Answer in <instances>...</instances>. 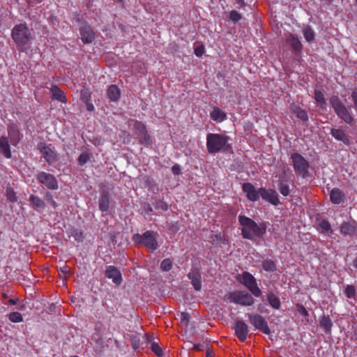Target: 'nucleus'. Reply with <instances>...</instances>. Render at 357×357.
<instances>
[{
    "instance_id": "f704fd0d",
    "label": "nucleus",
    "mask_w": 357,
    "mask_h": 357,
    "mask_svg": "<svg viewBox=\"0 0 357 357\" xmlns=\"http://www.w3.org/2000/svg\"><path fill=\"white\" fill-rule=\"evenodd\" d=\"M263 269L268 272H274L276 271V265L273 261L266 259L262 262Z\"/></svg>"
},
{
    "instance_id": "c9c22d12",
    "label": "nucleus",
    "mask_w": 357,
    "mask_h": 357,
    "mask_svg": "<svg viewBox=\"0 0 357 357\" xmlns=\"http://www.w3.org/2000/svg\"><path fill=\"white\" fill-rule=\"evenodd\" d=\"M303 32L305 39L307 42L310 43L314 40V32L310 26H307L305 27L303 30Z\"/></svg>"
},
{
    "instance_id": "603ef678",
    "label": "nucleus",
    "mask_w": 357,
    "mask_h": 357,
    "mask_svg": "<svg viewBox=\"0 0 357 357\" xmlns=\"http://www.w3.org/2000/svg\"><path fill=\"white\" fill-rule=\"evenodd\" d=\"M203 54H204V47L202 46L197 47L195 50V54L197 56L200 57V56H202L203 55Z\"/></svg>"
},
{
    "instance_id": "09e8293b",
    "label": "nucleus",
    "mask_w": 357,
    "mask_h": 357,
    "mask_svg": "<svg viewBox=\"0 0 357 357\" xmlns=\"http://www.w3.org/2000/svg\"><path fill=\"white\" fill-rule=\"evenodd\" d=\"M190 319V316L188 312H181V321L182 323L185 324H188Z\"/></svg>"
},
{
    "instance_id": "ddd939ff",
    "label": "nucleus",
    "mask_w": 357,
    "mask_h": 357,
    "mask_svg": "<svg viewBox=\"0 0 357 357\" xmlns=\"http://www.w3.org/2000/svg\"><path fill=\"white\" fill-rule=\"evenodd\" d=\"M79 33L81 35V40L84 44L91 43L96 37V33L87 22H84V24L79 28Z\"/></svg>"
},
{
    "instance_id": "c03bdc74",
    "label": "nucleus",
    "mask_w": 357,
    "mask_h": 357,
    "mask_svg": "<svg viewBox=\"0 0 357 357\" xmlns=\"http://www.w3.org/2000/svg\"><path fill=\"white\" fill-rule=\"evenodd\" d=\"M151 349L158 356H162L163 355L162 349L157 342H152L151 344Z\"/></svg>"
},
{
    "instance_id": "0e129e2a",
    "label": "nucleus",
    "mask_w": 357,
    "mask_h": 357,
    "mask_svg": "<svg viewBox=\"0 0 357 357\" xmlns=\"http://www.w3.org/2000/svg\"><path fill=\"white\" fill-rule=\"evenodd\" d=\"M206 357H211V354L208 351H207Z\"/></svg>"
},
{
    "instance_id": "cd10ccee",
    "label": "nucleus",
    "mask_w": 357,
    "mask_h": 357,
    "mask_svg": "<svg viewBox=\"0 0 357 357\" xmlns=\"http://www.w3.org/2000/svg\"><path fill=\"white\" fill-rule=\"evenodd\" d=\"M121 95V91L119 88L115 85L112 84L107 89V96L109 99L112 102H116L119 100Z\"/></svg>"
},
{
    "instance_id": "13d9d810",
    "label": "nucleus",
    "mask_w": 357,
    "mask_h": 357,
    "mask_svg": "<svg viewBox=\"0 0 357 357\" xmlns=\"http://www.w3.org/2000/svg\"><path fill=\"white\" fill-rule=\"evenodd\" d=\"M17 299L10 298L8 300V303L11 305H15V304H17Z\"/></svg>"
},
{
    "instance_id": "de8ad7c7",
    "label": "nucleus",
    "mask_w": 357,
    "mask_h": 357,
    "mask_svg": "<svg viewBox=\"0 0 357 357\" xmlns=\"http://www.w3.org/2000/svg\"><path fill=\"white\" fill-rule=\"evenodd\" d=\"M120 137L122 139L124 144H128L130 142V135L127 131H122Z\"/></svg>"
},
{
    "instance_id": "774afa93",
    "label": "nucleus",
    "mask_w": 357,
    "mask_h": 357,
    "mask_svg": "<svg viewBox=\"0 0 357 357\" xmlns=\"http://www.w3.org/2000/svg\"><path fill=\"white\" fill-rule=\"evenodd\" d=\"M356 3H357V0H356Z\"/></svg>"
},
{
    "instance_id": "a18cd8bd",
    "label": "nucleus",
    "mask_w": 357,
    "mask_h": 357,
    "mask_svg": "<svg viewBox=\"0 0 357 357\" xmlns=\"http://www.w3.org/2000/svg\"><path fill=\"white\" fill-rule=\"evenodd\" d=\"M242 17L240 13H238L236 10H231L229 13V19L234 22L236 23L241 20Z\"/></svg>"
},
{
    "instance_id": "c756f323",
    "label": "nucleus",
    "mask_w": 357,
    "mask_h": 357,
    "mask_svg": "<svg viewBox=\"0 0 357 357\" xmlns=\"http://www.w3.org/2000/svg\"><path fill=\"white\" fill-rule=\"evenodd\" d=\"M267 300L270 305L275 310L280 309L281 306V302L280 298L273 292H269L267 294Z\"/></svg>"
},
{
    "instance_id": "39448f33",
    "label": "nucleus",
    "mask_w": 357,
    "mask_h": 357,
    "mask_svg": "<svg viewBox=\"0 0 357 357\" xmlns=\"http://www.w3.org/2000/svg\"><path fill=\"white\" fill-rule=\"evenodd\" d=\"M329 102L340 119L347 124L353 123L354 118L352 114L338 96H331L329 99Z\"/></svg>"
},
{
    "instance_id": "a878e982",
    "label": "nucleus",
    "mask_w": 357,
    "mask_h": 357,
    "mask_svg": "<svg viewBox=\"0 0 357 357\" xmlns=\"http://www.w3.org/2000/svg\"><path fill=\"white\" fill-rule=\"evenodd\" d=\"M188 277L195 290L199 291L202 289L201 274L199 272H190Z\"/></svg>"
},
{
    "instance_id": "393cba45",
    "label": "nucleus",
    "mask_w": 357,
    "mask_h": 357,
    "mask_svg": "<svg viewBox=\"0 0 357 357\" xmlns=\"http://www.w3.org/2000/svg\"><path fill=\"white\" fill-rule=\"evenodd\" d=\"M50 91L52 93V99L59 100L64 103L67 102L65 93L57 85H52L50 89Z\"/></svg>"
},
{
    "instance_id": "aec40b11",
    "label": "nucleus",
    "mask_w": 357,
    "mask_h": 357,
    "mask_svg": "<svg viewBox=\"0 0 357 357\" xmlns=\"http://www.w3.org/2000/svg\"><path fill=\"white\" fill-rule=\"evenodd\" d=\"M331 135L337 141L342 142L345 145L351 144L349 137L345 133L342 128H332Z\"/></svg>"
},
{
    "instance_id": "338daca9",
    "label": "nucleus",
    "mask_w": 357,
    "mask_h": 357,
    "mask_svg": "<svg viewBox=\"0 0 357 357\" xmlns=\"http://www.w3.org/2000/svg\"><path fill=\"white\" fill-rule=\"evenodd\" d=\"M71 357H79V356H71Z\"/></svg>"
},
{
    "instance_id": "f257e3e1",
    "label": "nucleus",
    "mask_w": 357,
    "mask_h": 357,
    "mask_svg": "<svg viewBox=\"0 0 357 357\" xmlns=\"http://www.w3.org/2000/svg\"><path fill=\"white\" fill-rule=\"evenodd\" d=\"M238 222L241 235L245 239L255 242L257 240L263 238L266 233L267 225L264 222L258 224L253 219L240 215Z\"/></svg>"
},
{
    "instance_id": "7c9ffc66",
    "label": "nucleus",
    "mask_w": 357,
    "mask_h": 357,
    "mask_svg": "<svg viewBox=\"0 0 357 357\" xmlns=\"http://www.w3.org/2000/svg\"><path fill=\"white\" fill-rule=\"evenodd\" d=\"M319 324L326 333H331L333 324L328 316L324 315L321 317L319 321Z\"/></svg>"
},
{
    "instance_id": "7ed1b4c3",
    "label": "nucleus",
    "mask_w": 357,
    "mask_h": 357,
    "mask_svg": "<svg viewBox=\"0 0 357 357\" xmlns=\"http://www.w3.org/2000/svg\"><path fill=\"white\" fill-rule=\"evenodd\" d=\"M11 36L20 52H26L29 48L31 36L26 24L15 25L12 29Z\"/></svg>"
},
{
    "instance_id": "2f4dec72",
    "label": "nucleus",
    "mask_w": 357,
    "mask_h": 357,
    "mask_svg": "<svg viewBox=\"0 0 357 357\" xmlns=\"http://www.w3.org/2000/svg\"><path fill=\"white\" fill-rule=\"evenodd\" d=\"M292 110L298 119H301L303 122L308 121L309 118L306 110L301 108L298 106L294 107Z\"/></svg>"
},
{
    "instance_id": "58836bf2",
    "label": "nucleus",
    "mask_w": 357,
    "mask_h": 357,
    "mask_svg": "<svg viewBox=\"0 0 357 357\" xmlns=\"http://www.w3.org/2000/svg\"><path fill=\"white\" fill-rule=\"evenodd\" d=\"M160 268L164 271H169L172 268V261L169 258L165 259L162 261Z\"/></svg>"
},
{
    "instance_id": "423d86ee",
    "label": "nucleus",
    "mask_w": 357,
    "mask_h": 357,
    "mask_svg": "<svg viewBox=\"0 0 357 357\" xmlns=\"http://www.w3.org/2000/svg\"><path fill=\"white\" fill-rule=\"evenodd\" d=\"M132 123L134 133L137 135L139 143L145 146H149L152 144V137L149 133L146 126L142 121L137 120H131Z\"/></svg>"
},
{
    "instance_id": "8fccbe9b",
    "label": "nucleus",
    "mask_w": 357,
    "mask_h": 357,
    "mask_svg": "<svg viewBox=\"0 0 357 357\" xmlns=\"http://www.w3.org/2000/svg\"><path fill=\"white\" fill-rule=\"evenodd\" d=\"M351 99L354 102V109L357 114V91H354L351 93Z\"/></svg>"
},
{
    "instance_id": "49530a36",
    "label": "nucleus",
    "mask_w": 357,
    "mask_h": 357,
    "mask_svg": "<svg viewBox=\"0 0 357 357\" xmlns=\"http://www.w3.org/2000/svg\"><path fill=\"white\" fill-rule=\"evenodd\" d=\"M45 198L46 199V200L47 201V202L52 206H53L54 208L56 207L57 204L56 203V202L54 201V197L52 195V194L50 192H47L45 194Z\"/></svg>"
},
{
    "instance_id": "ea45409f",
    "label": "nucleus",
    "mask_w": 357,
    "mask_h": 357,
    "mask_svg": "<svg viewBox=\"0 0 357 357\" xmlns=\"http://www.w3.org/2000/svg\"><path fill=\"white\" fill-rule=\"evenodd\" d=\"M6 197L8 200L12 203L16 202L17 201V197L12 188H8L6 189Z\"/></svg>"
},
{
    "instance_id": "4be33fe9",
    "label": "nucleus",
    "mask_w": 357,
    "mask_h": 357,
    "mask_svg": "<svg viewBox=\"0 0 357 357\" xmlns=\"http://www.w3.org/2000/svg\"><path fill=\"white\" fill-rule=\"evenodd\" d=\"M29 201L32 208L38 211H43L45 209V201L37 195H31Z\"/></svg>"
},
{
    "instance_id": "680f3d73",
    "label": "nucleus",
    "mask_w": 357,
    "mask_h": 357,
    "mask_svg": "<svg viewBox=\"0 0 357 357\" xmlns=\"http://www.w3.org/2000/svg\"><path fill=\"white\" fill-rule=\"evenodd\" d=\"M264 305H259L258 306V310L262 312H263V308H264Z\"/></svg>"
},
{
    "instance_id": "412c9836",
    "label": "nucleus",
    "mask_w": 357,
    "mask_h": 357,
    "mask_svg": "<svg viewBox=\"0 0 357 357\" xmlns=\"http://www.w3.org/2000/svg\"><path fill=\"white\" fill-rule=\"evenodd\" d=\"M0 153L8 159L12 157L9 139L6 136L0 137Z\"/></svg>"
},
{
    "instance_id": "72a5a7b5",
    "label": "nucleus",
    "mask_w": 357,
    "mask_h": 357,
    "mask_svg": "<svg viewBox=\"0 0 357 357\" xmlns=\"http://www.w3.org/2000/svg\"><path fill=\"white\" fill-rule=\"evenodd\" d=\"M314 98L317 101V102L320 105L321 109H326V101L324 98V93L319 90H315Z\"/></svg>"
},
{
    "instance_id": "e433bc0d",
    "label": "nucleus",
    "mask_w": 357,
    "mask_h": 357,
    "mask_svg": "<svg viewBox=\"0 0 357 357\" xmlns=\"http://www.w3.org/2000/svg\"><path fill=\"white\" fill-rule=\"evenodd\" d=\"M8 319L13 323H20L23 321V316L18 312H13L8 314Z\"/></svg>"
},
{
    "instance_id": "f8f14e48",
    "label": "nucleus",
    "mask_w": 357,
    "mask_h": 357,
    "mask_svg": "<svg viewBox=\"0 0 357 357\" xmlns=\"http://www.w3.org/2000/svg\"><path fill=\"white\" fill-rule=\"evenodd\" d=\"M36 179L38 182L45 185L48 189L55 190L59 188V183L56 177L50 173L40 172L36 175Z\"/></svg>"
},
{
    "instance_id": "e2e57ef3",
    "label": "nucleus",
    "mask_w": 357,
    "mask_h": 357,
    "mask_svg": "<svg viewBox=\"0 0 357 357\" xmlns=\"http://www.w3.org/2000/svg\"><path fill=\"white\" fill-rule=\"evenodd\" d=\"M69 268L68 266H65L62 269L63 273H66L68 271Z\"/></svg>"
},
{
    "instance_id": "0eeeda50",
    "label": "nucleus",
    "mask_w": 357,
    "mask_h": 357,
    "mask_svg": "<svg viewBox=\"0 0 357 357\" xmlns=\"http://www.w3.org/2000/svg\"><path fill=\"white\" fill-rule=\"evenodd\" d=\"M291 160L296 173L305 178L308 176L309 162L298 153H294L291 155Z\"/></svg>"
},
{
    "instance_id": "79ce46f5",
    "label": "nucleus",
    "mask_w": 357,
    "mask_h": 357,
    "mask_svg": "<svg viewBox=\"0 0 357 357\" xmlns=\"http://www.w3.org/2000/svg\"><path fill=\"white\" fill-rule=\"evenodd\" d=\"M345 295L348 298H354L356 296V288L354 285H347L345 289Z\"/></svg>"
},
{
    "instance_id": "9d476101",
    "label": "nucleus",
    "mask_w": 357,
    "mask_h": 357,
    "mask_svg": "<svg viewBox=\"0 0 357 357\" xmlns=\"http://www.w3.org/2000/svg\"><path fill=\"white\" fill-rule=\"evenodd\" d=\"M241 282L255 296L259 297L261 295V291L257 285L256 279L249 272L244 271L242 273Z\"/></svg>"
},
{
    "instance_id": "bf43d9fd",
    "label": "nucleus",
    "mask_w": 357,
    "mask_h": 357,
    "mask_svg": "<svg viewBox=\"0 0 357 357\" xmlns=\"http://www.w3.org/2000/svg\"><path fill=\"white\" fill-rule=\"evenodd\" d=\"M236 1L241 6H243L245 5V0H236Z\"/></svg>"
},
{
    "instance_id": "a19ab883",
    "label": "nucleus",
    "mask_w": 357,
    "mask_h": 357,
    "mask_svg": "<svg viewBox=\"0 0 357 357\" xmlns=\"http://www.w3.org/2000/svg\"><path fill=\"white\" fill-rule=\"evenodd\" d=\"M319 228L323 233H328L331 231V224L328 220H323L319 225Z\"/></svg>"
},
{
    "instance_id": "052dcab7",
    "label": "nucleus",
    "mask_w": 357,
    "mask_h": 357,
    "mask_svg": "<svg viewBox=\"0 0 357 357\" xmlns=\"http://www.w3.org/2000/svg\"><path fill=\"white\" fill-rule=\"evenodd\" d=\"M353 266L356 268H357V257H356L353 262H352Z\"/></svg>"
},
{
    "instance_id": "5fc2aeb1",
    "label": "nucleus",
    "mask_w": 357,
    "mask_h": 357,
    "mask_svg": "<svg viewBox=\"0 0 357 357\" xmlns=\"http://www.w3.org/2000/svg\"><path fill=\"white\" fill-rule=\"evenodd\" d=\"M193 349L197 351H201L204 349V345L202 344H194Z\"/></svg>"
},
{
    "instance_id": "4c0bfd02",
    "label": "nucleus",
    "mask_w": 357,
    "mask_h": 357,
    "mask_svg": "<svg viewBox=\"0 0 357 357\" xmlns=\"http://www.w3.org/2000/svg\"><path fill=\"white\" fill-rule=\"evenodd\" d=\"M279 190L283 196L287 197L289 195V186L284 181H281L279 183Z\"/></svg>"
},
{
    "instance_id": "6ab92c4d",
    "label": "nucleus",
    "mask_w": 357,
    "mask_h": 357,
    "mask_svg": "<svg viewBox=\"0 0 357 357\" xmlns=\"http://www.w3.org/2000/svg\"><path fill=\"white\" fill-rule=\"evenodd\" d=\"M98 204L99 209L102 212H106L109 210L110 205V194L107 189H103L100 192Z\"/></svg>"
},
{
    "instance_id": "6e6552de",
    "label": "nucleus",
    "mask_w": 357,
    "mask_h": 357,
    "mask_svg": "<svg viewBox=\"0 0 357 357\" xmlns=\"http://www.w3.org/2000/svg\"><path fill=\"white\" fill-rule=\"evenodd\" d=\"M227 299L231 303L243 306H250L255 303V299L252 295L245 291L230 292L227 296Z\"/></svg>"
},
{
    "instance_id": "69168bd1",
    "label": "nucleus",
    "mask_w": 357,
    "mask_h": 357,
    "mask_svg": "<svg viewBox=\"0 0 357 357\" xmlns=\"http://www.w3.org/2000/svg\"><path fill=\"white\" fill-rule=\"evenodd\" d=\"M118 2H122L123 0H116Z\"/></svg>"
},
{
    "instance_id": "4468645a",
    "label": "nucleus",
    "mask_w": 357,
    "mask_h": 357,
    "mask_svg": "<svg viewBox=\"0 0 357 357\" xmlns=\"http://www.w3.org/2000/svg\"><path fill=\"white\" fill-rule=\"evenodd\" d=\"M243 191L246 193V197L251 202H257L261 197L260 188L255 189L251 183H245L242 186Z\"/></svg>"
},
{
    "instance_id": "3c124183",
    "label": "nucleus",
    "mask_w": 357,
    "mask_h": 357,
    "mask_svg": "<svg viewBox=\"0 0 357 357\" xmlns=\"http://www.w3.org/2000/svg\"><path fill=\"white\" fill-rule=\"evenodd\" d=\"M172 172L174 175H179L181 173L180 165L176 164L172 166Z\"/></svg>"
},
{
    "instance_id": "5701e85b",
    "label": "nucleus",
    "mask_w": 357,
    "mask_h": 357,
    "mask_svg": "<svg viewBox=\"0 0 357 357\" xmlns=\"http://www.w3.org/2000/svg\"><path fill=\"white\" fill-rule=\"evenodd\" d=\"M330 199L332 203L335 204H340L344 202L345 199V195L340 189L335 188L331 191Z\"/></svg>"
},
{
    "instance_id": "c85d7f7f",
    "label": "nucleus",
    "mask_w": 357,
    "mask_h": 357,
    "mask_svg": "<svg viewBox=\"0 0 357 357\" xmlns=\"http://www.w3.org/2000/svg\"><path fill=\"white\" fill-rule=\"evenodd\" d=\"M211 118L215 121L222 122L227 119L226 114L218 107H215L210 114Z\"/></svg>"
},
{
    "instance_id": "b1692460",
    "label": "nucleus",
    "mask_w": 357,
    "mask_h": 357,
    "mask_svg": "<svg viewBox=\"0 0 357 357\" xmlns=\"http://www.w3.org/2000/svg\"><path fill=\"white\" fill-rule=\"evenodd\" d=\"M66 232L69 238L73 237L75 241L77 243H82L85 239V234L84 232L81 229H77L74 227H69Z\"/></svg>"
},
{
    "instance_id": "20e7f679",
    "label": "nucleus",
    "mask_w": 357,
    "mask_h": 357,
    "mask_svg": "<svg viewBox=\"0 0 357 357\" xmlns=\"http://www.w3.org/2000/svg\"><path fill=\"white\" fill-rule=\"evenodd\" d=\"M158 236L157 231L147 230L142 234H135L132 239L135 244L142 245L149 250L153 252L158 248Z\"/></svg>"
},
{
    "instance_id": "9b49d317",
    "label": "nucleus",
    "mask_w": 357,
    "mask_h": 357,
    "mask_svg": "<svg viewBox=\"0 0 357 357\" xmlns=\"http://www.w3.org/2000/svg\"><path fill=\"white\" fill-rule=\"evenodd\" d=\"M250 323L257 330L264 334L269 335L271 330L266 319L260 314L256 313H248V314Z\"/></svg>"
},
{
    "instance_id": "f03ea898",
    "label": "nucleus",
    "mask_w": 357,
    "mask_h": 357,
    "mask_svg": "<svg viewBox=\"0 0 357 357\" xmlns=\"http://www.w3.org/2000/svg\"><path fill=\"white\" fill-rule=\"evenodd\" d=\"M230 138L225 134L208 133L206 135V149L209 153L215 154L226 151L231 149L229 144Z\"/></svg>"
},
{
    "instance_id": "1a4fd4ad",
    "label": "nucleus",
    "mask_w": 357,
    "mask_h": 357,
    "mask_svg": "<svg viewBox=\"0 0 357 357\" xmlns=\"http://www.w3.org/2000/svg\"><path fill=\"white\" fill-rule=\"evenodd\" d=\"M37 149L47 163L52 164L58 160V154L52 144L40 142L37 145Z\"/></svg>"
},
{
    "instance_id": "864d4df0",
    "label": "nucleus",
    "mask_w": 357,
    "mask_h": 357,
    "mask_svg": "<svg viewBox=\"0 0 357 357\" xmlns=\"http://www.w3.org/2000/svg\"><path fill=\"white\" fill-rule=\"evenodd\" d=\"M82 99L86 102L89 100L91 95L86 91H82L81 93Z\"/></svg>"
},
{
    "instance_id": "bb28decb",
    "label": "nucleus",
    "mask_w": 357,
    "mask_h": 357,
    "mask_svg": "<svg viewBox=\"0 0 357 357\" xmlns=\"http://www.w3.org/2000/svg\"><path fill=\"white\" fill-rule=\"evenodd\" d=\"M287 43L291 45L292 49L296 52H299L301 51L303 45L301 43L300 40L295 35L291 34L286 40Z\"/></svg>"
},
{
    "instance_id": "dca6fc26",
    "label": "nucleus",
    "mask_w": 357,
    "mask_h": 357,
    "mask_svg": "<svg viewBox=\"0 0 357 357\" xmlns=\"http://www.w3.org/2000/svg\"><path fill=\"white\" fill-rule=\"evenodd\" d=\"M261 197L270 202L274 206H278L280 203L277 192L273 189L266 190L264 188H260Z\"/></svg>"
},
{
    "instance_id": "37998d69",
    "label": "nucleus",
    "mask_w": 357,
    "mask_h": 357,
    "mask_svg": "<svg viewBox=\"0 0 357 357\" xmlns=\"http://www.w3.org/2000/svg\"><path fill=\"white\" fill-rule=\"evenodd\" d=\"M90 160V155L87 153H82L79 155L77 161L80 166L84 165Z\"/></svg>"
},
{
    "instance_id": "a211bd4d",
    "label": "nucleus",
    "mask_w": 357,
    "mask_h": 357,
    "mask_svg": "<svg viewBox=\"0 0 357 357\" xmlns=\"http://www.w3.org/2000/svg\"><path fill=\"white\" fill-rule=\"evenodd\" d=\"M8 134L10 143L13 146H16L21 140L22 134L17 126L13 124L8 126Z\"/></svg>"
},
{
    "instance_id": "2eb2a0df",
    "label": "nucleus",
    "mask_w": 357,
    "mask_h": 357,
    "mask_svg": "<svg viewBox=\"0 0 357 357\" xmlns=\"http://www.w3.org/2000/svg\"><path fill=\"white\" fill-rule=\"evenodd\" d=\"M237 337L241 341L244 342L248 337V326L241 320H238L236 321L234 326L232 328Z\"/></svg>"
},
{
    "instance_id": "4d7b16f0",
    "label": "nucleus",
    "mask_w": 357,
    "mask_h": 357,
    "mask_svg": "<svg viewBox=\"0 0 357 357\" xmlns=\"http://www.w3.org/2000/svg\"><path fill=\"white\" fill-rule=\"evenodd\" d=\"M86 107H87V110L91 112L94 109V106L92 103H89L87 102L86 103Z\"/></svg>"
},
{
    "instance_id": "f3484780",
    "label": "nucleus",
    "mask_w": 357,
    "mask_h": 357,
    "mask_svg": "<svg viewBox=\"0 0 357 357\" xmlns=\"http://www.w3.org/2000/svg\"><path fill=\"white\" fill-rule=\"evenodd\" d=\"M105 276L109 279H112V282L117 285L121 284L122 282L121 273L114 266H107Z\"/></svg>"
},
{
    "instance_id": "6e6d98bb",
    "label": "nucleus",
    "mask_w": 357,
    "mask_h": 357,
    "mask_svg": "<svg viewBox=\"0 0 357 357\" xmlns=\"http://www.w3.org/2000/svg\"><path fill=\"white\" fill-rule=\"evenodd\" d=\"M300 313L302 315H303V316H307L308 315V312H307V311L306 310V309L304 307H301V309L300 310Z\"/></svg>"
},
{
    "instance_id": "473e14b6",
    "label": "nucleus",
    "mask_w": 357,
    "mask_h": 357,
    "mask_svg": "<svg viewBox=\"0 0 357 357\" xmlns=\"http://www.w3.org/2000/svg\"><path fill=\"white\" fill-rule=\"evenodd\" d=\"M340 232L344 235L353 236L356 232V227L349 222H344L340 227Z\"/></svg>"
}]
</instances>
